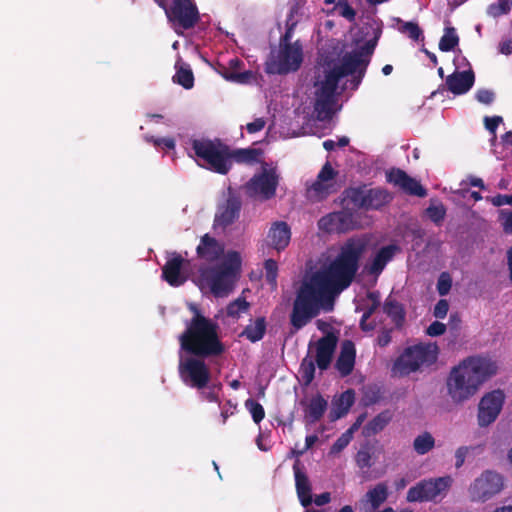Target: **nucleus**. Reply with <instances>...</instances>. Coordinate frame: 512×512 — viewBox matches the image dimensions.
Returning <instances> with one entry per match:
<instances>
[{"mask_svg":"<svg viewBox=\"0 0 512 512\" xmlns=\"http://www.w3.org/2000/svg\"><path fill=\"white\" fill-rule=\"evenodd\" d=\"M475 74L472 69L454 71L446 77L445 86L454 95L466 94L474 85Z\"/></svg>","mask_w":512,"mask_h":512,"instance_id":"nucleus-18","label":"nucleus"},{"mask_svg":"<svg viewBox=\"0 0 512 512\" xmlns=\"http://www.w3.org/2000/svg\"><path fill=\"white\" fill-rule=\"evenodd\" d=\"M197 255L209 262L217 261L224 253V246L209 234L201 237L196 249Z\"/></svg>","mask_w":512,"mask_h":512,"instance_id":"nucleus-25","label":"nucleus"},{"mask_svg":"<svg viewBox=\"0 0 512 512\" xmlns=\"http://www.w3.org/2000/svg\"><path fill=\"white\" fill-rule=\"evenodd\" d=\"M469 447L467 446H461L459 447L455 452V467L458 469L463 466L466 456L469 452Z\"/></svg>","mask_w":512,"mask_h":512,"instance_id":"nucleus-60","label":"nucleus"},{"mask_svg":"<svg viewBox=\"0 0 512 512\" xmlns=\"http://www.w3.org/2000/svg\"><path fill=\"white\" fill-rule=\"evenodd\" d=\"M398 247L394 244H390L382 247L372 259L370 265L367 267V271L371 275L379 276L384 270L388 262H390Z\"/></svg>","mask_w":512,"mask_h":512,"instance_id":"nucleus-27","label":"nucleus"},{"mask_svg":"<svg viewBox=\"0 0 512 512\" xmlns=\"http://www.w3.org/2000/svg\"><path fill=\"white\" fill-rule=\"evenodd\" d=\"M452 485L450 476L424 479L409 488L406 499L408 502H436L442 498Z\"/></svg>","mask_w":512,"mask_h":512,"instance_id":"nucleus-10","label":"nucleus"},{"mask_svg":"<svg viewBox=\"0 0 512 512\" xmlns=\"http://www.w3.org/2000/svg\"><path fill=\"white\" fill-rule=\"evenodd\" d=\"M426 214L433 223L440 225L446 216V208L443 204L431 205L426 209Z\"/></svg>","mask_w":512,"mask_h":512,"instance_id":"nucleus-46","label":"nucleus"},{"mask_svg":"<svg viewBox=\"0 0 512 512\" xmlns=\"http://www.w3.org/2000/svg\"><path fill=\"white\" fill-rule=\"evenodd\" d=\"M335 104V95L316 94L314 111L319 120H330L333 116V106Z\"/></svg>","mask_w":512,"mask_h":512,"instance_id":"nucleus-31","label":"nucleus"},{"mask_svg":"<svg viewBox=\"0 0 512 512\" xmlns=\"http://www.w3.org/2000/svg\"><path fill=\"white\" fill-rule=\"evenodd\" d=\"M369 59L360 58L359 55L355 54H346L343 56L340 64H334L333 67L337 71L338 75L341 77L354 75L359 73V69L364 67V63L369 64Z\"/></svg>","mask_w":512,"mask_h":512,"instance_id":"nucleus-29","label":"nucleus"},{"mask_svg":"<svg viewBox=\"0 0 512 512\" xmlns=\"http://www.w3.org/2000/svg\"><path fill=\"white\" fill-rule=\"evenodd\" d=\"M278 185V176L273 169H264L260 174L254 175L244 186L245 193L250 198L269 200L275 196Z\"/></svg>","mask_w":512,"mask_h":512,"instance_id":"nucleus-14","label":"nucleus"},{"mask_svg":"<svg viewBox=\"0 0 512 512\" xmlns=\"http://www.w3.org/2000/svg\"><path fill=\"white\" fill-rule=\"evenodd\" d=\"M244 63L239 58L235 57L229 60V71H226L223 76L226 80L245 84L253 76L251 71L238 72L243 67Z\"/></svg>","mask_w":512,"mask_h":512,"instance_id":"nucleus-33","label":"nucleus"},{"mask_svg":"<svg viewBox=\"0 0 512 512\" xmlns=\"http://www.w3.org/2000/svg\"><path fill=\"white\" fill-rule=\"evenodd\" d=\"M241 255L229 251L220 264L199 269L200 278L216 297L227 296L233 289L237 274L241 269Z\"/></svg>","mask_w":512,"mask_h":512,"instance_id":"nucleus-4","label":"nucleus"},{"mask_svg":"<svg viewBox=\"0 0 512 512\" xmlns=\"http://www.w3.org/2000/svg\"><path fill=\"white\" fill-rule=\"evenodd\" d=\"M497 369L496 362L489 357H467L451 369L446 381L448 395L454 403H463L474 396Z\"/></svg>","mask_w":512,"mask_h":512,"instance_id":"nucleus-2","label":"nucleus"},{"mask_svg":"<svg viewBox=\"0 0 512 512\" xmlns=\"http://www.w3.org/2000/svg\"><path fill=\"white\" fill-rule=\"evenodd\" d=\"M475 98L482 104L490 105L495 99V93L489 89H479L475 94Z\"/></svg>","mask_w":512,"mask_h":512,"instance_id":"nucleus-54","label":"nucleus"},{"mask_svg":"<svg viewBox=\"0 0 512 512\" xmlns=\"http://www.w3.org/2000/svg\"><path fill=\"white\" fill-rule=\"evenodd\" d=\"M366 246L367 241L363 238L347 239L332 260L323 264L301 284L290 314V323L295 331L316 317L320 308L331 309L334 298L350 287Z\"/></svg>","mask_w":512,"mask_h":512,"instance_id":"nucleus-1","label":"nucleus"},{"mask_svg":"<svg viewBox=\"0 0 512 512\" xmlns=\"http://www.w3.org/2000/svg\"><path fill=\"white\" fill-rule=\"evenodd\" d=\"M339 5L341 7L340 15L350 21H353L356 16L354 8L347 1H343V3L339 2Z\"/></svg>","mask_w":512,"mask_h":512,"instance_id":"nucleus-58","label":"nucleus"},{"mask_svg":"<svg viewBox=\"0 0 512 512\" xmlns=\"http://www.w3.org/2000/svg\"><path fill=\"white\" fill-rule=\"evenodd\" d=\"M341 215L336 213H330L326 216H323L318 221V226L321 230L327 232H339V226H337V222L339 221Z\"/></svg>","mask_w":512,"mask_h":512,"instance_id":"nucleus-41","label":"nucleus"},{"mask_svg":"<svg viewBox=\"0 0 512 512\" xmlns=\"http://www.w3.org/2000/svg\"><path fill=\"white\" fill-rule=\"evenodd\" d=\"M383 311L389 318H391L396 328H402L405 322V310L402 304L397 300L388 297L384 302Z\"/></svg>","mask_w":512,"mask_h":512,"instance_id":"nucleus-32","label":"nucleus"},{"mask_svg":"<svg viewBox=\"0 0 512 512\" xmlns=\"http://www.w3.org/2000/svg\"><path fill=\"white\" fill-rule=\"evenodd\" d=\"M339 172L335 170L330 162H325L316 180L306 188V197L312 202H320L329 195L336 193L340 186L337 183Z\"/></svg>","mask_w":512,"mask_h":512,"instance_id":"nucleus-12","label":"nucleus"},{"mask_svg":"<svg viewBox=\"0 0 512 512\" xmlns=\"http://www.w3.org/2000/svg\"><path fill=\"white\" fill-rule=\"evenodd\" d=\"M341 80V77L338 75L335 68L331 65V63H327L326 66L323 67V77L319 75L315 80V87H317L315 94H326L335 95L338 87V83Z\"/></svg>","mask_w":512,"mask_h":512,"instance_id":"nucleus-21","label":"nucleus"},{"mask_svg":"<svg viewBox=\"0 0 512 512\" xmlns=\"http://www.w3.org/2000/svg\"><path fill=\"white\" fill-rule=\"evenodd\" d=\"M490 202L495 207H501L503 205L512 206V194H497L490 199Z\"/></svg>","mask_w":512,"mask_h":512,"instance_id":"nucleus-57","label":"nucleus"},{"mask_svg":"<svg viewBox=\"0 0 512 512\" xmlns=\"http://www.w3.org/2000/svg\"><path fill=\"white\" fill-rule=\"evenodd\" d=\"M504 489V477L492 470L484 471L474 480L469 492L473 501L485 502Z\"/></svg>","mask_w":512,"mask_h":512,"instance_id":"nucleus-13","label":"nucleus"},{"mask_svg":"<svg viewBox=\"0 0 512 512\" xmlns=\"http://www.w3.org/2000/svg\"><path fill=\"white\" fill-rule=\"evenodd\" d=\"M265 277L267 283L272 287H277L278 265L273 259H267L264 262Z\"/></svg>","mask_w":512,"mask_h":512,"instance_id":"nucleus-42","label":"nucleus"},{"mask_svg":"<svg viewBox=\"0 0 512 512\" xmlns=\"http://www.w3.org/2000/svg\"><path fill=\"white\" fill-rule=\"evenodd\" d=\"M249 303L244 298H237L227 306V315L237 318L242 312L247 311Z\"/></svg>","mask_w":512,"mask_h":512,"instance_id":"nucleus-45","label":"nucleus"},{"mask_svg":"<svg viewBox=\"0 0 512 512\" xmlns=\"http://www.w3.org/2000/svg\"><path fill=\"white\" fill-rule=\"evenodd\" d=\"M181 380L188 386L202 390L208 386L211 378L210 370L199 357L181 359L178 366Z\"/></svg>","mask_w":512,"mask_h":512,"instance_id":"nucleus-11","label":"nucleus"},{"mask_svg":"<svg viewBox=\"0 0 512 512\" xmlns=\"http://www.w3.org/2000/svg\"><path fill=\"white\" fill-rule=\"evenodd\" d=\"M343 194L354 207L364 210H379L392 201V195L386 189L367 188L366 185L349 187Z\"/></svg>","mask_w":512,"mask_h":512,"instance_id":"nucleus-9","label":"nucleus"},{"mask_svg":"<svg viewBox=\"0 0 512 512\" xmlns=\"http://www.w3.org/2000/svg\"><path fill=\"white\" fill-rule=\"evenodd\" d=\"M294 25L295 24L292 23L290 26L287 27L285 33L280 38L279 47L284 45H293V43H291V38Z\"/></svg>","mask_w":512,"mask_h":512,"instance_id":"nucleus-64","label":"nucleus"},{"mask_svg":"<svg viewBox=\"0 0 512 512\" xmlns=\"http://www.w3.org/2000/svg\"><path fill=\"white\" fill-rule=\"evenodd\" d=\"M499 219L501 221L503 231L506 234H512V210H500Z\"/></svg>","mask_w":512,"mask_h":512,"instance_id":"nucleus-53","label":"nucleus"},{"mask_svg":"<svg viewBox=\"0 0 512 512\" xmlns=\"http://www.w3.org/2000/svg\"><path fill=\"white\" fill-rule=\"evenodd\" d=\"M245 407L250 412L252 419L256 424H259L264 419L265 410L259 402L249 398L245 401Z\"/></svg>","mask_w":512,"mask_h":512,"instance_id":"nucleus-43","label":"nucleus"},{"mask_svg":"<svg viewBox=\"0 0 512 512\" xmlns=\"http://www.w3.org/2000/svg\"><path fill=\"white\" fill-rule=\"evenodd\" d=\"M303 62V49L297 40L293 45L280 46L272 51L265 63V72L273 75H287L299 70Z\"/></svg>","mask_w":512,"mask_h":512,"instance_id":"nucleus-8","label":"nucleus"},{"mask_svg":"<svg viewBox=\"0 0 512 512\" xmlns=\"http://www.w3.org/2000/svg\"><path fill=\"white\" fill-rule=\"evenodd\" d=\"M166 16L175 26L188 30L199 21V11L192 0H173Z\"/></svg>","mask_w":512,"mask_h":512,"instance_id":"nucleus-15","label":"nucleus"},{"mask_svg":"<svg viewBox=\"0 0 512 512\" xmlns=\"http://www.w3.org/2000/svg\"><path fill=\"white\" fill-rule=\"evenodd\" d=\"M222 386L221 384H214L212 386L208 387V391H202L200 393L202 399L208 401V402H215L220 403L218 392L221 390Z\"/></svg>","mask_w":512,"mask_h":512,"instance_id":"nucleus-52","label":"nucleus"},{"mask_svg":"<svg viewBox=\"0 0 512 512\" xmlns=\"http://www.w3.org/2000/svg\"><path fill=\"white\" fill-rule=\"evenodd\" d=\"M503 121L502 117L501 116H493V117H488L486 116L484 118V124H485V128L495 134L496 132V129L498 128L499 124Z\"/></svg>","mask_w":512,"mask_h":512,"instance_id":"nucleus-59","label":"nucleus"},{"mask_svg":"<svg viewBox=\"0 0 512 512\" xmlns=\"http://www.w3.org/2000/svg\"><path fill=\"white\" fill-rule=\"evenodd\" d=\"M446 331V325L442 322H439V321H434L432 322L427 330H426V333L427 335L431 336V337H436V336H441L445 333Z\"/></svg>","mask_w":512,"mask_h":512,"instance_id":"nucleus-56","label":"nucleus"},{"mask_svg":"<svg viewBox=\"0 0 512 512\" xmlns=\"http://www.w3.org/2000/svg\"><path fill=\"white\" fill-rule=\"evenodd\" d=\"M393 413L386 409L373 417L364 427L362 433L365 437H372L380 433L392 421Z\"/></svg>","mask_w":512,"mask_h":512,"instance_id":"nucleus-30","label":"nucleus"},{"mask_svg":"<svg viewBox=\"0 0 512 512\" xmlns=\"http://www.w3.org/2000/svg\"><path fill=\"white\" fill-rule=\"evenodd\" d=\"M459 37L454 27L445 28V33L439 41V49L443 52H450L458 46Z\"/></svg>","mask_w":512,"mask_h":512,"instance_id":"nucleus-37","label":"nucleus"},{"mask_svg":"<svg viewBox=\"0 0 512 512\" xmlns=\"http://www.w3.org/2000/svg\"><path fill=\"white\" fill-rule=\"evenodd\" d=\"M392 329H382L377 337V344L380 347H386L392 340Z\"/></svg>","mask_w":512,"mask_h":512,"instance_id":"nucleus-61","label":"nucleus"},{"mask_svg":"<svg viewBox=\"0 0 512 512\" xmlns=\"http://www.w3.org/2000/svg\"><path fill=\"white\" fill-rule=\"evenodd\" d=\"M195 155L201 160H259L260 148L232 149L220 138H200L191 142Z\"/></svg>","mask_w":512,"mask_h":512,"instance_id":"nucleus-5","label":"nucleus"},{"mask_svg":"<svg viewBox=\"0 0 512 512\" xmlns=\"http://www.w3.org/2000/svg\"><path fill=\"white\" fill-rule=\"evenodd\" d=\"M295 487L298 499L303 507H308L313 502L311 494V484L307 474L300 466V461L297 460L293 465Z\"/></svg>","mask_w":512,"mask_h":512,"instance_id":"nucleus-22","label":"nucleus"},{"mask_svg":"<svg viewBox=\"0 0 512 512\" xmlns=\"http://www.w3.org/2000/svg\"><path fill=\"white\" fill-rule=\"evenodd\" d=\"M356 348L351 340L343 341L335 368L341 377L349 376L355 366Z\"/></svg>","mask_w":512,"mask_h":512,"instance_id":"nucleus-20","label":"nucleus"},{"mask_svg":"<svg viewBox=\"0 0 512 512\" xmlns=\"http://www.w3.org/2000/svg\"><path fill=\"white\" fill-rule=\"evenodd\" d=\"M398 23L400 24L398 27L399 32L406 34L414 41L424 40L423 31L416 22H404L398 19Z\"/></svg>","mask_w":512,"mask_h":512,"instance_id":"nucleus-38","label":"nucleus"},{"mask_svg":"<svg viewBox=\"0 0 512 512\" xmlns=\"http://www.w3.org/2000/svg\"><path fill=\"white\" fill-rule=\"evenodd\" d=\"M452 287V278L448 272H442L437 281V291L440 296L447 295Z\"/></svg>","mask_w":512,"mask_h":512,"instance_id":"nucleus-48","label":"nucleus"},{"mask_svg":"<svg viewBox=\"0 0 512 512\" xmlns=\"http://www.w3.org/2000/svg\"><path fill=\"white\" fill-rule=\"evenodd\" d=\"M352 440V429L345 431L332 445L331 453H339L344 450Z\"/></svg>","mask_w":512,"mask_h":512,"instance_id":"nucleus-49","label":"nucleus"},{"mask_svg":"<svg viewBox=\"0 0 512 512\" xmlns=\"http://www.w3.org/2000/svg\"><path fill=\"white\" fill-rule=\"evenodd\" d=\"M356 464L360 469H368L372 466L371 454L368 449H361L356 454Z\"/></svg>","mask_w":512,"mask_h":512,"instance_id":"nucleus-50","label":"nucleus"},{"mask_svg":"<svg viewBox=\"0 0 512 512\" xmlns=\"http://www.w3.org/2000/svg\"><path fill=\"white\" fill-rule=\"evenodd\" d=\"M173 81L185 89H191L194 85V75L189 66H181L173 76Z\"/></svg>","mask_w":512,"mask_h":512,"instance_id":"nucleus-39","label":"nucleus"},{"mask_svg":"<svg viewBox=\"0 0 512 512\" xmlns=\"http://www.w3.org/2000/svg\"><path fill=\"white\" fill-rule=\"evenodd\" d=\"M184 258L177 253L168 259L162 267V278L173 287H178L185 283L186 277L182 275L181 269L184 264Z\"/></svg>","mask_w":512,"mask_h":512,"instance_id":"nucleus-19","label":"nucleus"},{"mask_svg":"<svg viewBox=\"0 0 512 512\" xmlns=\"http://www.w3.org/2000/svg\"><path fill=\"white\" fill-rule=\"evenodd\" d=\"M449 310V303L445 299H440L433 310V315L438 319H443L446 317Z\"/></svg>","mask_w":512,"mask_h":512,"instance_id":"nucleus-55","label":"nucleus"},{"mask_svg":"<svg viewBox=\"0 0 512 512\" xmlns=\"http://www.w3.org/2000/svg\"><path fill=\"white\" fill-rule=\"evenodd\" d=\"M189 309L193 316L179 336L181 349L202 358L223 354L225 346L218 335V323L205 317L194 304H191Z\"/></svg>","mask_w":512,"mask_h":512,"instance_id":"nucleus-3","label":"nucleus"},{"mask_svg":"<svg viewBox=\"0 0 512 512\" xmlns=\"http://www.w3.org/2000/svg\"><path fill=\"white\" fill-rule=\"evenodd\" d=\"M435 446V439L431 433L425 431L418 435L413 441V449L419 455H424Z\"/></svg>","mask_w":512,"mask_h":512,"instance_id":"nucleus-36","label":"nucleus"},{"mask_svg":"<svg viewBox=\"0 0 512 512\" xmlns=\"http://www.w3.org/2000/svg\"><path fill=\"white\" fill-rule=\"evenodd\" d=\"M338 338L334 333H327L315 344V358L309 355L304 357L300 363L299 374L304 385L308 386L315 378L316 366L321 370H327L332 362Z\"/></svg>","mask_w":512,"mask_h":512,"instance_id":"nucleus-7","label":"nucleus"},{"mask_svg":"<svg viewBox=\"0 0 512 512\" xmlns=\"http://www.w3.org/2000/svg\"><path fill=\"white\" fill-rule=\"evenodd\" d=\"M241 208V197L234 189L229 187L225 201L218 205L213 226L226 229L239 218Z\"/></svg>","mask_w":512,"mask_h":512,"instance_id":"nucleus-16","label":"nucleus"},{"mask_svg":"<svg viewBox=\"0 0 512 512\" xmlns=\"http://www.w3.org/2000/svg\"><path fill=\"white\" fill-rule=\"evenodd\" d=\"M145 140L149 143H152L156 148H160L163 150H174L175 149V139L173 137H155V136H145Z\"/></svg>","mask_w":512,"mask_h":512,"instance_id":"nucleus-44","label":"nucleus"},{"mask_svg":"<svg viewBox=\"0 0 512 512\" xmlns=\"http://www.w3.org/2000/svg\"><path fill=\"white\" fill-rule=\"evenodd\" d=\"M388 496V486L385 482L376 484L365 494L366 501L373 511H376L387 500Z\"/></svg>","mask_w":512,"mask_h":512,"instance_id":"nucleus-35","label":"nucleus"},{"mask_svg":"<svg viewBox=\"0 0 512 512\" xmlns=\"http://www.w3.org/2000/svg\"><path fill=\"white\" fill-rule=\"evenodd\" d=\"M267 329L265 317H257L253 323L248 324L241 332L240 336L245 337L250 342L255 343L263 339Z\"/></svg>","mask_w":512,"mask_h":512,"instance_id":"nucleus-34","label":"nucleus"},{"mask_svg":"<svg viewBox=\"0 0 512 512\" xmlns=\"http://www.w3.org/2000/svg\"><path fill=\"white\" fill-rule=\"evenodd\" d=\"M200 167H203L211 172L218 174H227L231 169L233 162H197Z\"/></svg>","mask_w":512,"mask_h":512,"instance_id":"nucleus-47","label":"nucleus"},{"mask_svg":"<svg viewBox=\"0 0 512 512\" xmlns=\"http://www.w3.org/2000/svg\"><path fill=\"white\" fill-rule=\"evenodd\" d=\"M512 9V0H499L492 3L487 8L488 15L497 18L501 15L508 14Z\"/></svg>","mask_w":512,"mask_h":512,"instance_id":"nucleus-40","label":"nucleus"},{"mask_svg":"<svg viewBox=\"0 0 512 512\" xmlns=\"http://www.w3.org/2000/svg\"><path fill=\"white\" fill-rule=\"evenodd\" d=\"M438 357L436 344H416L404 349L401 355L394 361L392 372L403 377L434 364Z\"/></svg>","mask_w":512,"mask_h":512,"instance_id":"nucleus-6","label":"nucleus"},{"mask_svg":"<svg viewBox=\"0 0 512 512\" xmlns=\"http://www.w3.org/2000/svg\"><path fill=\"white\" fill-rule=\"evenodd\" d=\"M364 67H361L359 69V73L357 74H354L352 75V79L350 80V83H351V88L353 90H357L360 83L362 82V79L364 78L365 76V73H366V70H367V63H364L363 65Z\"/></svg>","mask_w":512,"mask_h":512,"instance_id":"nucleus-62","label":"nucleus"},{"mask_svg":"<svg viewBox=\"0 0 512 512\" xmlns=\"http://www.w3.org/2000/svg\"><path fill=\"white\" fill-rule=\"evenodd\" d=\"M388 177L390 182L401 187L409 195L417 197H425L427 195L426 189L420 182L408 176L404 171H392Z\"/></svg>","mask_w":512,"mask_h":512,"instance_id":"nucleus-24","label":"nucleus"},{"mask_svg":"<svg viewBox=\"0 0 512 512\" xmlns=\"http://www.w3.org/2000/svg\"><path fill=\"white\" fill-rule=\"evenodd\" d=\"M378 38L370 39L364 43L359 49L358 52L354 53L355 55H359L360 58L369 59V57L373 54L375 47L377 45Z\"/></svg>","mask_w":512,"mask_h":512,"instance_id":"nucleus-51","label":"nucleus"},{"mask_svg":"<svg viewBox=\"0 0 512 512\" xmlns=\"http://www.w3.org/2000/svg\"><path fill=\"white\" fill-rule=\"evenodd\" d=\"M265 126V121L262 118H257L253 122H250L246 125V129L248 133H256L261 131Z\"/></svg>","mask_w":512,"mask_h":512,"instance_id":"nucleus-63","label":"nucleus"},{"mask_svg":"<svg viewBox=\"0 0 512 512\" xmlns=\"http://www.w3.org/2000/svg\"><path fill=\"white\" fill-rule=\"evenodd\" d=\"M504 398V393L501 390H494L482 397L478 406L480 426H488L496 420L502 409Z\"/></svg>","mask_w":512,"mask_h":512,"instance_id":"nucleus-17","label":"nucleus"},{"mask_svg":"<svg viewBox=\"0 0 512 512\" xmlns=\"http://www.w3.org/2000/svg\"><path fill=\"white\" fill-rule=\"evenodd\" d=\"M355 402V391L353 389H347L337 400L333 402V407L329 413L330 421H336L344 417L353 406Z\"/></svg>","mask_w":512,"mask_h":512,"instance_id":"nucleus-28","label":"nucleus"},{"mask_svg":"<svg viewBox=\"0 0 512 512\" xmlns=\"http://www.w3.org/2000/svg\"><path fill=\"white\" fill-rule=\"evenodd\" d=\"M328 407V402L320 394L310 398L304 408V419L307 424H314L321 420Z\"/></svg>","mask_w":512,"mask_h":512,"instance_id":"nucleus-26","label":"nucleus"},{"mask_svg":"<svg viewBox=\"0 0 512 512\" xmlns=\"http://www.w3.org/2000/svg\"><path fill=\"white\" fill-rule=\"evenodd\" d=\"M290 239L291 230L286 222L277 221L273 223L267 235L268 244L272 248L280 252L288 246Z\"/></svg>","mask_w":512,"mask_h":512,"instance_id":"nucleus-23","label":"nucleus"}]
</instances>
